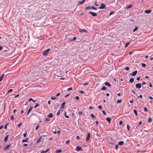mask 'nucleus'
Listing matches in <instances>:
<instances>
[{"instance_id":"f257e3e1","label":"nucleus","mask_w":153,"mask_h":153,"mask_svg":"<svg viewBox=\"0 0 153 153\" xmlns=\"http://www.w3.org/2000/svg\"><path fill=\"white\" fill-rule=\"evenodd\" d=\"M50 49L48 48L45 50L43 53V54L44 56L47 55L48 53L50 51Z\"/></svg>"},{"instance_id":"f03ea898","label":"nucleus","mask_w":153,"mask_h":153,"mask_svg":"<svg viewBox=\"0 0 153 153\" xmlns=\"http://www.w3.org/2000/svg\"><path fill=\"white\" fill-rule=\"evenodd\" d=\"M82 149V147L79 146H77L76 147V150L77 151H80Z\"/></svg>"},{"instance_id":"7ed1b4c3","label":"nucleus","mask_w":153,"mask_h":153,"mask_svg":"<svg viewBox=\"0 0 153 153\" xmlns=\"http://www.w3.org/2000/svg\"><path fill=\"white\" fill-rule=\"evenodd\" d=\"M135 87L137 88H141V85L140 84L137 83L136 84Z\"/></svg>"},{"instance_id":"20e7f679","label":"nucleus","mask_w":153,"mask_h":153,"mask_svg":"<svg viewBox=\"0 0 153 153\" xmlns=\"http://www.w3.org/2000/svg\"><path fill=\"white\" fill-rule=\"evenodd\" d=\"M90 137V134L89 133H88L87 136L86 138V140L87 141L89 140Z\"/></svg>"},{"instance_id":"39448f33","label":"nucleus","mask_w":153,"mask_h":153,"mask_svg":"<svg viewBox=\"0 0 153 153\" xmlns=\"http://www.w3.org/2000/svg\"><path fill=\"white\" fill-rule=\"evenodd\" d=\"M89 13L91 14L93 16H97V14L96 13H94L93 12L90 11L89 12Z\"/></svg>"},{"instance_id":"423d86ee","label":"nucleus","mask_w":153,"mask_h":153,"mask_svg":"<svg viewBox=\"0 0 153 153\" xmlns=\"http://www.w3.org/2000/svg\"><path fill=\"white\" fill-rule=\"evenodd\" d=\"M45 135H43L41 137H40L39 138V140L37 141V143H39V141L42 140H43L42 137H45Z\"/></svg>"},{"instance_id":"0eeeda50","label":"nucleus","mask_w":153,"mask_h":153,"mask_svg":"<svg viewBox=\"0 0 153 153\" xmlns=\"http://www.w3.org/2000/svg\"><path fill=\"white\" fill-rule=\"evenodd\" d=\"M79 31L80 33H82L83 32H87V30L85 29H80L79 30Z\"/></svg>"},{"instance_id":"6e6552de","label":"nucleus","mask_w":153,"mask_h":153,"mask_svg":"<svg viewBox=\"0 0 153 153\" xmlns=\"http://www.w3.org/2000/svg\"><path fill=\"white\" fill-rule=\"evenodd\" d=\"M101 6L99 8L100 9H102L104 8L105 6V5L104 4H101Z\"/></svg>"},{"instance_id":"1a4fd4ad","label":"nucleus","mask_w":153,"mask_h":153,"mask_svg":"<svg viewBox=\"0 0 153 153\" xmlns=\"http://www.w3.org/2000/svg\"><path fill=\"white\" fill-rule=\"evenodd\" d=\"M32 109V107L31 106L29 110H28V111L27 113V115H28L30 113V112L31 111Z\"/></svg>"},{"instance_id":"9d476101","label":"nucleus","mask_w":153,"mask_h":153,"mask_svg":"<svg viewBox=\"0 0 153 153\" xmlns=\"http://www.w3.org/2000/svg\"><path fill=\"white\" fill-rule=\"evenodd\" d=\"M151 11H152V10H145L144 13H145L149 14V13H150L151 12Z\"/></svg>"},{"instance_id":"9b49d317","label":"nucleus","mask_w":153,"mask_h":153,"mask_svg":"<svg viewBox=\"0 0 153 153\" xmlns=\"http://www.w3.org/2000/svg\"><path fill=\"white\" fill-rule=\"evenodd\" d=\"M9 137V135H7L4 138V141L5 142H6L7 140L8 137Z\"/></svg>"},{"instance_id":"f8f14e48","label":"nucleus","mask_w":153,"mask_h":153,"mask_svg":"<svg viewBox=\"0 0 153 153\" xmlns=\"http://www.w3.org/2000/svg\"><path fill=\"white\" fill-rule=\"evenodd\" d=\"M137 71H136V70L133 72L132 74V75H133V76H134L136 75V74H137Z\"/></svg>"},{"instance_id":"ddd939ff","label":"nucleus","mask_w":153,"mask_h":153,"mask_svg":"<svg viewBox=\"0 0 153 153\" xmlns=\"http://www.w3.org/2000/svg\"><path fill=\"white\" fill-rule=\"evenodd\" d=\"M105 84L106 85L109 87H111V85L108 82H105Z\"/></svg>"},{"instance_id":"4468645a","label":"nucleus","mask_w":153,"mask_h":153,"mask_svg":"<svg viewBox=\"0 0 153 153\" xmlns=\"http://www.w3.org/2000/svg\"><path fill=\"white\" fill-rule=\"evenodd\" d=\"M10 144H8L7 146L4 148V150H6L7 149L10 147Z\"/></svg>"},{"instance_id":"2eb2a0df","label":"nucleus","mask_w":153,"mask_h":153,"mask_svg":"<svg viewBox=\"0 0 153 153\" xmlns=\"http://www.w3.org/2000/svg\"><path fill=\"white\" fill-rule=\"evenodd\" d=\"M55 152H56V153H59L62 152V150L61 149H58V150H56L55 151Z\"/></svg>"},{"instance_id":"dca6fc26","label":"nucleus","mask_w":153,"mask_h":153,"mask_svg":"<svg viewBox=\"0 0 153 153\" xmlns=\"http://www.w3.org/2000/svg\"><path fill=\"white\" fill-rule=\"evenodd\" d=\"M132 7V4H130L129 5H128L127 6L126 8L127 9H128L130 8H131Z\"/></svg>"},{"instance_id":"f3484780","label":"nucleus","mask_w":153,"mask_h":153,"mask_svg":"<svg viewBox=\"0 0 153 153\" xmlns=\"http://www.w3.org/2000/svg\"><path fill=\"white\" fill-rule=\"evenodd\" d=\"M53 117V114L52 113H50L48 115V117L49 118H51Z\"/></svg>"},{"instance_id":"a211bd4d","label":"nucleus","mask_w":153,"mask_h":153,"mask_svg":"<svg viewBox=\"0 0 153 153\" xmlns=\"http://www.w3.org/2000/svg\"><path fill=\"white\" fill-rule=\"evenodd\" d=\"M4 74H3L0 77V82H1L3 78V77H4Z\"/></svg>"},{"instance_id":"6ab92c4d","label":"nucleus","mask_w":153,"mask_h":153,"mask_svg":"<svg viewBox=\"0 0 153 153\" xmlns=\"http://www.w3.org/2000/svg\"><path fill=\"white\" fill-rule=\"evenodd\" d=\"M134 81V79L132 78H131L130 79L129 82H130L132 83Z\"/></svg>"},{"instance_id":"aec40b11","label":"nucleus","mask_w":153,"mask_h":153,"mask_svg":"<svg viewBox=\"0 0 153 153\" xmlns=\"http://www.w3.org/2000/svg\"><path fill=\"white\" fill-rule=\"evenodd\" d=\"M85 1V0H82V1H79L78 2L79 4H82Z\"/></svg>"},{"instance_id":"412c9836","label":"nucleus","mask_w":153,"mask_h":153,"mask_svg":"<svg viewBox=\"0 0 153 153\" xmlns=\"http://www.w3.org/2000/svg\"><path fill=\"white\" fill-rule=\"evenodd\" d=\"M106 87H105V86H103L101 89V90L102 91L106 90Z\"/></svg>"},{"instance_id":"4be33fe9","label":"nucleus","mask_w":153,"mask_h":153,"mask_svg":"<svg viewBox=\"0 0 153 153\" xmlns=\"http://www.w3.org/2000/svg\"><path fill=\"white\" fill-rule=\"evenodd\" d=\"M106 120L107 121H108V122L109 123H110V122H111V119H110V118H109V117H107L106 118Z\"/></svg>"},{"instance_id":"5701e85b","label":"nucleus","mask_w":153,"mask_h":153,"mask_svg":"<svg viewBox=\"0 0 153 153\" xmlns=\"http://www.w3.org/2000/svg\"><path fill=\"white\" fill-rule=\"evenodd\" d=\"M91 7L89 6H87L85 8V9L86 10H88L90 9H91Z\"/></svg>"},{"instance_id":"b1692460","label":"nucleus","mask_w":153,"mask_h":153,"mask_svg":"<svg viewBox=\"0 0 153 153\" xmlns=\"http://www.w3.org/2000/svg\"><path fill=\"white\" fill-rule=\"evenodd\" d=\"M52 132L54 134H56V131L55 130V129H52Z\"/></svg>"},{"instance_id":"393cba45","label":"nucleus","mask_w":153,"mask_h":153,"mask_svg":"<svg viewBox=\"0 0 153 153\" xmlns=\"http://www.w3.org/2000/svg\"><path fill=\"white\" fill-rule=\"evenodd\" d=\"M64 115L65 117H66V118H68L69 117V116L67 115V114L66 112H65V113Z\"/></svg>"},{"instance_id":"a878e982","label":"nucleus","mask_w":153,"mask_h":153,"mask_svg":"<svg viewBox=\"0 0 153 153\" xmlns=\"http://www.w3.org/2000/svg\"><path fill=\"white\" fill-rule=\"evenodd\" d=\"M129 42H127L126 44H125V48H126L129 45Z\"/></svg>"},{"instance_id":"bb28decb","label":"nucleus","mask_w":153,"mask_h":153,"mask_svg":"<svg viewBox=\"0 0 153 153\" xmlns=\"http://www.w3.org/2000/svg\"><path fill=\"white\" fill-rule=\"evenodd\" d=\"M32 101L33 102H34L35 101V100H33L32 98H30L28 100L29 101Z\"/></svg>"},{"instance_id":"cd10ccee","label":"nucleus","mask_w":153,"mask_h":153,"mask_svg":"<svg viewBox=\"0 0 153 153\" xmlns=\"http://www.w3.org/2000/svg\"><path fill=\"white\" fill-rule=\"evenodd\" d=\"M134 112L135 115L137 116V110H134Z\"/></svg>"},{"instance_id":"c85d7f7f","label":"nucleus","mask_w":153,"mask_h":153,"mask_svg":"<svg viewBox=\"0 0 153 153\" xmlns=\"http://www.w3.org/2000/svg\"><path fill=\"white\" fill-rule=\"evenodd\" d=\"M148 122L149 123H151L152 121V119L151 118H149L148 120Z\"/></svg>"},{"instance_id":"c756f323","label":"nucleus","mask_w":153,"mask_h":153,"mask_svg":"<svg viewBox=\"0 0 153 153\" xmlns=\"http://www.w3.org/2000/svg\"><path fill=\"white\" fill-rule=\"evenodd\" d=\"M51 99L53 100H55L56 99V97H51Z\"/></svg>"},{"instance_id":"7c9ffc66","label":"nucleus","mask_w":153,"mask_h":153,"mask_svg":"<svg viewBox=\"0 0 153 153\" xmlns=\"http://www.w3.org/2000/svg\"><path fill=\"white\" fill-rule=\"evenodd\" d=\"M121 99H120V100H118L117 101V103H120V102H121Z\"/></svg>"},{"instance_id":"2f4dec72","label":"nucleus","mask_w":153,"mask_h":153,"mask_svg":"<svg viewBox=\"0 0 153 153\" xmlns=\"http://www.w3.org/2000/svg\"><path fill=\"white\" fill-rule=\"evenodd\" d=\"M39 125H38L36 126L35 128V129L36 130H37L39 128Z\"/></svg>"},{"instance_id":"473e14b6","label":"nucleus","mask_w":153,"mask_h":153,"mask_svg":"<svg viewBox=\"0 0 153 153\" xmlns=\"http://www.w3.org/2000/svg\"><path fill=\"white\" fill-rule=\"evenodd\" d=\"M22 122H21L20 123H19L18 125V128H19L20 126L22 125Z\"/></svg>"},{"instance_id":"72a5a7b5","label":"nucleus","mask_w":153,"mask_h":153,"mask_svg":"<svg viewBox=\"0 0 153 153\" xmlns=\"http://www.w3.org/2000/svg\"><path fill=\"white\" fill-rule=\"evenodd\" d=\"M39 106V103L36 104L34 106V108H36L37 106Z\"/></svg>"},{"instance_id":"f704fd0d","label":"nucleus","mask_w":153,"mask_h":153,"mask_svg":"<svg viewBox=\"0 0 153 153\" xmlns=\"http://www.w3.org/2000/svg\"><path fill=\"white\" fill-rule=\"evenodd\" d=\"M88 84V82H86L83 84V85L84 86L87 85Z\"/></svg>"},{"instance_id":"c9c22d12","label":"nucleus","mask_w":153,"mask_h":153,"mask_svg":"<svg viewBox=\"0 0 153 153\" xmlns=\"http://www.w3.org/2000/svg\"><path fill=\"white\" fill-rule=\"evenodd\" d=\"M148 84H149V86L150 87H152V84H151V82H148Z\"/></svg>"},{"instance_id":"e433bc0d","label":"nucleus","mask_w":153,"mask_h":153,"mask_svg":"<svg viewBox=\"0 0 153 153\" xmlns=\"http://www.w3.org/2000/svg\"><path fill=\"white\" fill-rule=\"evenodd\" d=\"M138 27H136L134 29L133 32H134L136 30H137V29Z\"/></svg>"},{"instance_id":"4c0bfd02","label":"nucleus","mask_w":153,"mask_h":153,"mask_svg":"<svg viewBox=\"0 0 153 153\" xmlns=\"http://www.w3.org/2000/svg\"><path fill=\"white\" fill-rule=\"evenodd\" d=\"M60 112V110H59L58 111L57 113L56 114V115L57 116H58V115H59V114Z\"/></svg>"},{"instance_id":"58836bf2","label":"nucleus","mask_w":153,"mask_h":153,"mask_svg":"<svg viewBox=\"0 0 153 153\" xmlns=\"http://www.w3.org/2000/svg\"><path fill=\"white\" fill-rule=\"evenodd\" d=\"M98 108L100 109H101L102 108V106L100 105H99L98 106Z\"/></svg>"},{"instance_id":"ea45409f","label":"nucleus","mask_w":153,"mask_h":153,"mask_svg":"<svg viewBox=\"0 0 153 153\" xmlns=\"http://www.w3.org/2000/svg\"><path fill=\"white\" fill-rule=\"evenodd\" d=\"M72 87H70L67 89V91H69L72 90Z\"/></svg>"},{"instance_id":"a19ab883","label":"nucleus","mask_w":153,"mask_h":153,"mask_svg":"<svg viewBox=\"0 0 153 153\" xmlns=\"http://www.w3.org/2000/svg\"><path fill=\"white\" fill-rule=\"evenodd\" d=\"M129 69V68L128 67H126L125 68V70L127 71H128Z\"/></svg>"},{"instance_id":"79ce46f5","label":"nucleus","mask_w":153,"mask_h":153,"mask_svg":"<svg viewBox=\"0 0 153 153\" xmlns=\"http://www.w3.org/2000/svg\"><path fill=\"white\" fill-rule=\"evenodd\" d=\"M91 8L93 9H94V10H97V9L94 7H91Z\"/></svg>"},{"instance_id":"37998d69","label":"nucleus","mask_w":153,"mask_h":153,"mask_svg":"<svg viewBox=\"0 0 153 153\" xmlns=\"http://www.w3.org/2000/svg\"><path fill=\"white\" fill-rule=\"evenodd\" d=\"M48 151H49V149H47V150H46L45 151H42L44 152V153H46L47 152H48Z\"/></svg>"},{"instance_id":"c03bdc74","label":"nucleus","mask_w":153,"mask_h":153,"mask_svg":"<svg viewBox=\"0 0 153 153\" xmlns=\"http://www.w3.org/2000/svg\"><path fill=\"white\" fill-rule=\"evenodd\" d=\"M142 66L143 67H145L146 66V65L144 63H143L142 64Z\"/></svg>"},{"instance_id":"a18cd8bd","label":"nucleus","mask_w":153,"mask_h":153,"mask_svg":"<svg viewBox=\"0 0 153 153\" xmlns=\"http://www.w3.org/2000/svg\"><path fill=\"white\" fill-rule=\"evenodd\" d=\"M144 111L145 112H146L148 111V109H147V108L145 107H144Z\"/></svg>"},{"instance_id":"49530a36","label":"nucleus","mask_w":153,"mask_h":153,"mask_svg":"<svg viewBox=\"0 0 153 153\" xmlns=\"http://www.w3.org/2000/svg\"><path fill=\"white\" fill-rule=\"evenodd\" d=\"M14 117H13V115H12L11 117H10V119L12 120H13L14 119Z\"/></svg>"},{"instance_id":"de8ad7c7","label":"nucleus","mask_w":153,"mask_h":153,"mask_svg":"<svg viewBox=\"0 0 153 153\" xmlns=\"http://www.w3.org/2000/svg\"><path fill=\"white\" fill-rule=\"evenodd\" d=\"M79 115H82V111H80L78 113Z\"/></svg>"},{"instance_id":"09e8293b","label":"nucleus","mask_w":153,"mask_h":153,"mask_svg":"<svg viewBox=\"0 0 153 153\" xmlns=\"http://www.w3.org/2000/svg\"><path fill=\"white\" fill-rule=\"evenodd\" d=\"M102 112L104 115H105L106 114V113L105 111H102Z\"/></svg>"},{"instance_id":"8fccbe9b","label":"nucleus","mask_w":153,"mask_h":153,"mask_svg":"<svg viewBox=\"0 0 153 153\" xmlns=\"http://www.w3.org/2000/svg\"><path fill=\"white\" fill-rule=\"evenodd\" d=\"M91 116L93 118H94L95 117L94 115L93 114H91Z\"/></svg>"},{"instance_id":"3c124183","label":"nucleus","mask_w":153,"mask_h":153,"mask_svg":"<svg viewBox=\"0 0 153 153\" xmlns=\"http://www.w3.org/2000/svg\"><path fill=\"white\" fill-rule=\"evenodd\" d=\"M70 142V140H67V141L65 142V143H69Z\"/></svg>"},{"instance_id":"603ef678","label":"nucleus","mask_w":153,"mask_h":153,"mask_svg":"<svg viewBox=\"0 0 153 153\" xmlns=\"http://www.w3.org/2000/svg\"><path fill=\"white\" fill-rule=\"evenodd\" d=\"M124 142L122 141H119L118 143H123Z\"/></svg>"},{"instance_id":"864d4df0","label":"nucleus","mask_w":153,"mask_h":153,"mask_svg":"<svg viewBox=\"0 0 153 153\" xmlns=\"http://www.w3.org/2000/svg\"><path fill=\"white\" fill-rule=\"evenodd\" d=\"M75 98L77 100H79V96H76L75 97Z\"/></svg>"},{"instance_id":"5fc2aeb1","label":"nucleus","mask_w":153,"mask_h":153,"mask_svg":"<svg viewBox=\"0 0 153 153\" xmlns=\"http://www.w3.org/2000/svg\"><path fill=\"white\" fill-rule=\"evenodd\" d=\"M13 89H10V90H9L8 91V93H9L12 91H13Z\"/></svg>"},{"instance_id":"6e6d98bb","label":"nucleus","mask_w":153,"mask_h":153,"mask_svg":"<svg viewBox=\"0 0 153 153\" xmlns=\"http://www.w3.org/2000/svg\"><path fill=\"white\" fill-rule=\"evenodd\" d=\"M65 104V102L64 101V102L62 104V106H64Z\"/></svg>"},{"instance_id":"4d7b16f0","label":"nucleus","mask_w":153,"mask_h":153,"mask_svg":"<svg viewBox=\"0 0 153 153\" xmlns=\"http://www.w3.org/2000/svg\"><path fill=\"white\" fill-rule=\"evenodd\" d=\"M114 13V12L111 11L110 13L109 14V15H111L113 14Z\"/></svg>"},{"instance_id":"13d9d810","label":"nucleus","mask_w":153,"mask_h":153,"mask_svg":"<svg viewBox=\"0 0 153 153\" xmlns=\"http://www.w3.org/2000/svg\"><path fill=\"white\" fill-rule=\"evenodd\" d=\"M49 120V119H48V118H46L45 119V121L47 122V121H48Z\"/></svg>"},{"instance_id":"bf43d9fd","label":"nucleus","mask_w":153,"mask_h":153,"mask_svg":"<svg viewBox=\"0 0 153 153\" xmlns=\"http://www.w3.org/2000/svg\"><path fill=\"white\" fill-rule=\"evenodd\" d=\"M115 146L116 149V150H117L118 148V145L117 144Z\"/></svg>"},{"instance_id":"052dcab7","label":"nucleus","mask_w":153,"mask_h":153,"mask_svg":"<svg viewBox=\"0 0 153 153\" xmlns=\"http://www.w3.org/2000/svg\"><path fill=\"white\" fill-rule=\"evenodd\" d=\"M22 142L23 143H24L25 142H27V141L26 140H22Z\"/></svg>"},{"instance_id":"680f3d73","label":"nucleus","mask_w":153,"mask_h":153,"mask_svg":"<svg viewBox=\"0 0 153 153\" xmlns=\"http://www.w3.org/2000/svg\"><path fill=\"white\" fill-rule=\"evenodd\" d=\"M8 124H7L6 125H5L4 126V128H5V129H7V125Z\"/></svg>"},{"instance_id":"e2e57ef3","label":"nucleus","mask_w":153,"mask_h":153,"mask_svg":"<svg viewBox=\"0 0 153 153\" xmlns=\"http://www.w3.org/2000/svg\"><path fill=\"white\" fill-rule=\"evenodd\" d=\"M127 129H128V131L129 130V126H128V125H127Z\"/></svg>"},{"instance_id":"0e129e2a","label":"nucleus","mask_w":153,"mask_h":153,"mask_svg":"<svg viewBox=\"0 0 153 153\" xmlns=\"http://www.w3.org/2000/svg\"><path fill=\"white\" fill-rule=\"evenodd\" d=\"M79 93H81V94H83L84 93V92L83 91H79Z\"/></svg>"},{"instance_id":"69168bd1","label":"nucleus","mask_w":153,"mask_h":153,"mask_svg":"<svg viewBox=\"0 0 153 153\" xmlns=\"http://www.w3.org/2000/svg\"><path fill=\"white\" fill-rule=\"evenodd\" d=\"M140 77H138L137 78V80L139 81L140 80Z\"/></svg>"},{"instance_id":"338daca9","label":"nucleus","mask_w":153,"mask_h":153,"mask_svg":"<svg viewBox=\"0 0 153 153\" xmlns=\"http://www.w3.org/2000/svg\"><path fill=\"white\" fill-rule=\"evenodd\" d=\"M60 93H57L56 94V96L57 97V96H59L60 95Z\"/></svg>"},{"instance_id":"774afa93","label":"nucleus","mask_w":153,"mask_h":153,"mask_svg":"<svg viewBox=\"0 0 153 153\" xmlns=\"http://www.w3.org/2000/svg\"><path fill=\"white\" fill-rule=\"evenodd\" d=\"M142 84L143 85H146V83L145 82H143L142 83Z\"/></svg>"}]
</instances>
